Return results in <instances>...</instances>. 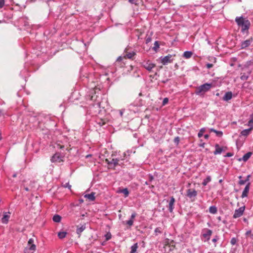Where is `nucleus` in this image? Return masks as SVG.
Here are the masks:
<instances>
[{"label": "nucleus", "instance_id": "obj_1", "mask_svg": "<svg viewBox=\"0 0 253 253\" xmlns=\"http://www.w3.org/2000/svg\"><path fill=\"white\" fill-rule=\"evenodd\" d=\"M235 22L239 27H241L242 33H248L251 25V23L248 19L243 16L236 17Z\"/></svg>", "mask_w": 253, "mask_h": 253}, {"label": "nucleus", "instance_id": "obj_2", "mask_svg": "<svg viewBox=\"0 0 253 253\" xmlns=\"http://www.w3.org/2000/svg\"><path fill=\"white\" fill-rule=\"evenodd\" d=\"M212 84L206 83L199 86L196 90V94H200L209 91L212 87Z\"/></svg>", "mask_w": 253, "mask_h": 253}, {"label": "nucleus", "instance_id": "obj_3", "mask_svg": "<svg viewBox=\"0 0 253 253\" xmlns=\"http://www.w3.org/2000/svg\"><path fill=\"white\" fill-rule=\"evenodd\" d=\"M141 64L142 66L149 72H151L156 66V65L149 60H144Z\"/></svg>", "mask_w": 253, "mask_h": 253}, {"label": "nucleus", "instance_id": "obj_4", "mask_svg": "<svg viewBox=\"0 0 253 253\" xmlns=\"http://www.w3.org/2000/svg\"><path fill=\"white\" fill-rule=\"evenodd\" d=\"M160 58L161 60V63L163 65H167L168 63H171L173 60V55L171 54H169L164 57L161 56Z\"/></svg>", "mask_w": 253, "mask_h": 253}, {"label": "nucleus", "instance_id": "obj_5", "mask_svg": "<svg viewBox=\"0 0 253 253\" xmlns=\"http://www.w3.org/2000/svg\"><path fill=\"white\" fill-rule=\"evenodd\" d=\"M202 233L203 237L206 239L207 241H209L210 239L212 233V231L211 229L204 228L203 229Z\"/></svg>", "mask_w": 253, "mask_h": 253}, {"label": "nucleus", "instance_id": "obj_6", "mask_svg": "<svg viewBox=\"0 0 253 253\" xmlns=\"http://www.w3.org/2000/svg\"><path fill=\"white\" fill-rule=\"evenodd\" d=\"M63 158L60 153H56L51 157V161L52 163H61L63 161Z\"/></svg>", "mask_w": 253, "mask_h": 253}, {"label": "nucleus", "instance_id": "obj_7", "mask_svg": "<svg viewBox=\"0 0 253 253\" xmlns=\"http://www.w3.org/2000/svg\"><path fill=\"white\" fill-rule=\"evenodd\" d=\"M245 210V206L241 207L239 208L238 209L236 210L235 211L233 217L234 218H237L238 217L241 216L243 215Z\"/></svg>", "mask_w": 253, "mask_h": 253}, {"label": "nucleus", "instance_id": "obj_8", "mask_svg": "<svg viewBox=\"0 0 253 253\" xmlns=\"http://www.w3.org/2000/svg\"><path fill=\"white\" fill-rule=\"evenodd\" d=\"M253 42V39L250 38V39L245 40L241 43V49H245L246 47L249 46Z\"/></svg>", "mask_w": 253, "mask_h": 253}, {"label": "nucleus", "instance_id": "obj_9", "mask_svg": "<svg viewBox=\"0 0 253 253\" xmlns=\"http://www.w3.org/2000/svg\"><path fill=\"white\" fill-rule=\"evenodd\" d=\"M10 212H3L2 216L1 218V222L3 224H7L10 218Z\"/></svg>", "mask_w": 253, "mask_h": 253}, {"label": "nucleus", "instance_id": "obj_10", "mask_svg": "<svg viewBox=\"0 0 253 253\" xmlns=\"http://www.w3.org/2000/svg\"><path fill=\"white\" fill-rule=\"evenodd\" d=\"M121 160H123V159H121V158L112 159V160L110 161V168L114 169L117 166L119 165V162Z\"/></svg>", "mask_w": 253, "mask_h": 253}, {"label": "nucleus", "instance_id": "obj_11", "mask_svg": "<svg viewBox=\"0 0 253 253\" xmlns=\"http://www.w3.org/2000/svg\"><path fill=\"white\" fill-rule=\"evenodd\" d=\"M197 195V192L195 189H189L187 190L186 196L189 198H195Z\"/></svg>", "mask_w": 253, "mask_h": 253}, {"label": "nucleus", "instance_id": "obj_12", "mask_svg": "<svg viewBox=\"0 0 253 253\" xmlns=\"http://www.w3.org/2000/svg\"><path fill=\"white\" fill-rule=\"evenodd\" d=\"M175 199L173 197H171L170 198V201L169 203V205L168 206V208L169 211L170 212H172L173 210L174 209V204L175 203Z\"/></svg>", "mask_w": 253, "mask_h": 253}, {"label": "nucleus", "instance_id": "obj_13", "mask_svg": "<svg viewBox=\"0 0 253 253\" xmlns=\"http://www.w3.org/2000/svg\"><path fill=\"white\" fill-rule=\"evenodd\" d=\"M251 183L248 182L242 192V194L241 195V197L242 198L247 197L248 196V193L249 192L250 190V187Z\"/></svg>", "mask_w": 253, "mask_h": 253}, {"label": "nucleus", "instance_id": "obj_14", "mask_svg": "<svg viewBox=\"0 0 253 253\" xmlns=\"http://www.w3.org/2000/svg\"><path fill=\"white\" fill-rule=\"evenodd\" d=\"M215 150L213 152V154L216 155L217 154H220L222 151H225L226 149V147H220L218 144L215 145Z\"/></svg>", "mask_w": 253, "mask_h": 253}, {"label": "nucleus", "instance_id": "obj_15", "mask_svg": "<svg viewBox=\"0 0 253 253\" xmlns=\"http://www.w3.org/2000/svg\"><path fill=\"white\" fill-rule=\"evenodd\" d=\"M32 250V239H30L28 241L27 247L24 250L25 253H31Z\"/></svg>", "mask_w": 253, "mask_h": 253}, {"label": "nucleus", "instance_id": "obj_16", "mask_svg": "<svg viewBox=\"0 0 253 253\" xmlns=\"http://www.w3.org/2000/svg\"><path fill=\"white\" fill-rule=\"evenodd\" d=\"M232 98V93L231 91H228L225 93L224 94L223 99L224 101H227Z\"/></svg>", "mask_w": 253, "mask_h": 253}, {"label": "nucleus", "instance_id": "obj_17", "mask_svg": "<svg viewBox=\"0 0 253 253\" xmlns=\"http://www.w3.org/2000/svg\"><path fill=\"white\" fill-rule=\"evenodd\" d=\"M253 129V127H250V128L248 129H245L241 131V134L243 136H247L250 134V133L251 132V130Z\"/></svg>", "mask_w": 253, "mask_h": 253}, {"label": "nucleus", "instance_id": "obj_18", "mask_svg": "<svg viewBox=\"0 0 253 253\" xmlns=\"http://www.w3.org/2000/svg\"><path fill=\"white\" fill-rule=\"evenodd\" d=\"M42 118V116L39 115L38 117H35V118L33 119V123H34V126H39L40 123V120Z\"/></svg>", "mask_w": 253, "mask_h": 253}, {"label": "nucleus", "instance_id": "obj_19", "mask_svg": "<svg viewBox=\"0 0 253 253\" xmlns=\"http://www.w3.org/2000/svg\"><path fill=\"white\" fill-rule=\"evenodd\" d=\"M95 194L93 192H92L90 194H85L84 195V197L86 198H87L88 199H89L90 201H93L95 200V196H94Z\"/></svg>", "mask_w": 253, "mask_h": 253}, {"label": "nucleus", "instance_id": "obj_20", "mask_svg": "<svg viewBox=\"0 0 253 253\" xmlns=\"http://www.w3.org/2000/svg\"><path fill=\"white\" fill-rule=\"evenodd\" d=\"M138 248V244L135 243L130 247V253H137V250Z\"/></svg>", "mask_w": 253, "mask_h": 253}, {"label": "nucleus", "instance_id": "obj_21", "mask_svg": "<svg viewBox=\"0 0 253 253\" xmlns=\"http://www.w3.org/2000/svg\"><path fill=\"white\" fill-rule=\"evenodd\" d=\"M252 152H248L246 154H245L243 157H242V160L244 161V162H246L248 160V159L251 157V156H252Z\"/></svg>", "mask_w": 253, "mask_h": 253}, {"label": "nucleus", "instance_id": "obj_22", "mask_svg": "<svg viewBox=\"0 0 253 253\" xmlns=\"http://www.w3.org/2000/svg\"><path fill=\"white\" fill-rule=\"evenodd\" d=\"M210 131V132H213L215 133L216 135L218 137H221L223 135V132L221 131L216 130L214 128H211Z\"/></svg>", "mask_w": 253, "mask_h": 253}, {"label": "nucleus", "instance_id": "obj_23", "mask_svg": "<svg viewBox=\"0 0 253 253\" xmlns=\"http://www.w3.org/2000/svg\"><path fill=\"white\" fill-rule=\"evenodd\" d=\"M192 52L190 51H186L183 53V57L186 59L190 58L192 55Z\"/></svg>", "mask_w": 253, "mask_h": 253}, {"label": "nucleus", "instance_id": "obj_24", "mask_svg": "<svg viewBox=\"0 0 253 253\" xmlns=\"http://www.w3.org/2000/svg\"><path fill=\"white\" fill-rule=\"evenodd\" d=\"M209 211L212 214H215L217 211V208L214 206H211L209 208Z\"/></svg>", "mask_w": 253, "mask_h": 253}, {"label": "nucleus", "instance_id": "obj_25", "mask_svg": "<svg viewBox=\"0 0 253 253\" xmlns=\"http://www.w3.org/2000/svg\"><path fill=\"white\" fill-rule=\"evenodd\" d=\"M52 219L55 222H60L61 219V217L58 214H55L53 216Z\"/></svg>", "mask_w": 253, "mask_h": 253}, {"label": "nucleus", "instance_id": "obj_26", "mask_svg": "<svg viewBox=\"0 0 253 253\" xmlns=\"http://www.w3.org/2000/svg\"><path fill=\"white\" fill-rule=\"evenodd\" d=\"M119 192L123 193L125 197H127L129 195V191L126 188L120 190Z\"/></svg>", "mask_w": 253, "mask_h": 253}, {"label": "nucleus", "instance_id": "obj_27", "mask_svg": "<svg viewBox=\"0 0 253 253\" xmlns=\"http://www.w3.org/2000/svg\"><path fill=\"white\" fill-rule=\"evenodd\" d=\"M247 125L253 128V113L250 116V120L248 123Z\"/></svg>", "mask_w": 253, "mask_h": 253}, {"label": "nucleus", "instance_id": "obj_28", "mask_svg": "<svg viewBox=\"0 0 253 253\" xmlns=\"http://www.w3.org/2000/svg\"><path fill=\"white\" fill-rule=\"evenodd\" d=\"M211 177L210 176H208L203 181L202 184L206 186L207 184L211 181Z\"/></svg>", "mask_w": 253, "mask_h": 253}, {"label": "nucleus", "instance_id": "obj_29", "mask_svg": "<svg viewBox=\"0 0 253 253\" xmlns=\"http://www.w3.org/2000/svg\"><path fill=\"white\" fill-rule=\"evenodd\" d=\"M66 235H67V232H65V231L59 232L58 233V236L59 238L61 239L64 238L66 237Z\"/></svg>", "mask_w": 253, "mask_h": 253}, {"label": "nucleus", "instance_id": "obj_30", "mask_svg": "<svg viewBox=\"0 0 253 253\" xmlns=\"http://www.w3.org/2000/svg\"><path fill=\"white\" fill-rule=\"evenodd\" d=\"M162 228L160 227H157L154 230L155 235L157 236L159 234L162 233Z\"/></svg>", "mask_w": 253, "mask_h": 253}, {"label": "nucleus", "instance_id": "obj_31", "mask_svg": "<svg viewBox=\"0 0 253 253\" xmlns=\"http://www.w3.org/2000/svg\"><path fill=\"white\" fill-rule=\"evenodd\" d=\"M85 226L82 225L80 227H78L77 229L76 232L78 234H81V233L85 229Z\"/></svg>", "mask_w": 253, "mask_h": 253}, {"label": "nucleus", "instance_id": "obj_32", "mask_svg": "<svg viewBox=\"0 0 253 253\" xmlns=\"http://www.w3.org/2000/svg\"><path fill=\"white\" fill-rule=\"evenodd\" d=\"M238 178L239 179V181L238 184L240 185H244L245 183H246L247 182L248 183V182L246 180V179H245V180H242V176H239L238 177Z\"/></svg>", "mask_w": 253, "mask_h": 253}, {"label": "nucleus", "instance_id": "obj_33", "mask_svg": "<svg viewBox=\"0 0 253 253\" xmlns=\"http://www.w3.org/2000/svg\"><path fill=\"white\" fill-rule=\"evenodd\" d=\"M135 54V52L133 51L129 52L126 54V56L129 59H131Z\"/></svg>", "mask_w": 253, "mask_h": 253}, {"label": "nucleus", "instance_id": "obj_34", "mask_svg": "<svg viewBox=\"0 0 253 253\" xmlns=\"http://www.w3.org/2000/svg\"><path fill=\"white\" fill-rule=\"evenodd\" d=\"M160 47V45L158 41H155L154 42V46L153 47V49L155 51H157Z\"/></svg>", "mask_w": 253, "mask_h": 253}, {"label": "nucleus", "instance_id": "obj_35", "mask_svg": "<svg viewBox=\"0 0 253 253\" xmlns=\"http://www.w3.org/2000/svg\"><path fill=\"white\" fill-rule=\"evenodd\" d=\"M96 123L98 125H99V126H103L105 124V122L104 121H103L102 119H98L96 120Z\"/></svg>", "mask_w": 253, "mask_h": 253}, {"label": "nucleus", "instance_id": "obj_36", "mask_svg": "<svg viewBox=\"0 0 253 253\" xmlns=\"http://www.w3.org/2000/svg\"><path fill=\"white\" fill-rule=\"evenodd\" d=\"M205 130L206 129L205 128H201V129L200 130L199 132L198 133V136L199 138H201L203 135V133L205 131Z\"/></svg>", "mask_w": 253, "mask_h": 253}, {"label": "nucleus", "instance_id": "obj_37", "mask_svg": "<svg viewBox=\"0 0 253 253\" xmlns=\"http://www.w3.org/2000/svg\"><path fill=\"white\" fill-rule=\"evenodd\" d=\"M249 77V75H247L245 73H244L243 75H241L240 78L242 81H246L248 79Z\"/></svg>", "mask_w": 253, "mask_h": 253}, {"label": "nucleus", "instance_id": "obj_38", "mask_svg": "<svg viewBox=\"0 0 253 253\" xmlns=\"http://www.w3.org/2000/svg\"><path fill=\"white\" fill-rule=\"evenodd\" d=\"M105 237L106 238V240L108 241L111 238V234L110 233H107L106 234H105Z\"/></svg>", "mask_w": 253, "mask_h": 253}, {"label": "nucleus", "instance_id": "obj_39", "mask_svg": "<svg viewBox=\"0 0 253 253\" xmlns=\"http://www.w3.org/2000/svg\"><path fill=\"white\" fill-rule=\"evenodd\" d=\"M230 243H231V245H235L236 244V243H237V239H236V238H235L234 237L232 238L231 239Z\"/></svg>", "mask_w": 253, "mask_h": 253}, {"label": "nucleus", "instance_id": "obj_40", "mask_svg": "<svg viewBox=\"0 0 253 253\" xmlns=\"http://www.w3.org/2000/svg\"><path fill=\"white\" fill-rule=\"evenodd\" d=\"M126 224L128 225L129 226H131L133 224V220L132 219H129L128 220L126 221Z\"/></svg>", "mask_w": 253, "mask_h": 253}, {"label": "nucleus", "instance_id": "obj_41", "mask_svg": "<svg viewBox=\"0 0 253 253\" xmlns=\"http://www.w3.org/2000/svg\"><path fill=\"white\" fill-rule=\"evenodd\" d=\"M179 137L178 136H177L176 137L174 138V142L176 144V145H178L179 142Z\"/></svg>", "mask_w": 253, "mask_h": 253}, {"label": "nucleus", "instance_id": "obj_42", "mask_svg": "<svg viewBox=\"0 0 253 253\" xmlns=\"http://www.w3.org/2000/svg\"><path fill=\"white\" fill-rule=\"evenodd\" d=\"M148 181L151 183L154 180V176L152 174H149L148 175Z\"/></svg>", "mask_w": 253, "mask_h": 253}, {"label": "nucleus", "instance_id": "obj_43", "mask_svg": "<svg viewBox=\"0 0 253 253\" xmlns=\"http://www.w3.org/2000/svg\"><path fill=\"white\" fill-rule=\"evenodd\" d=\"M168 101H169L168 98H167V97L165 98L163 101V105H165L167 103H168Z\"/></svg>", "mask_w": 253, "mask_h": 253}, {"label": "nucleus", "instance_id": "obj_44", "mask_svg": "<svg viewBox=\"0 0 253 253\" xmlns=\"http://www.w3.org/2000/svg\"><path fill=\"white\" fill-rule=\"evenodd\" d=\"M138 0H128L129 2L131 4H134L135 5L137 4Z\"/></svg>", "mask_w": 253, "mask_h": 253}, {"label": "nucleus", "instance_id": "obj_45", "mask_svg": "<svg viewBox=\"0 0 253 253\" xmlns=\"http://www.w3.org/2000/svg\"><path fill=\"white\" fill-rule=\"evenodd\" d=\"M136 215V213L135 212H134L131 214L130 219H132L133 220V219L135 217Z\"/></svg>", "mask_w": 253, "mask_h": 253}, {"label": "nucleus", "instance_id": "obj_46", "mask_svg": "<svg viewBox=\"0 0 253 253\" xmlns=\"http://www.w3.org/2000/svg\"><path fill=\"white\" fill-rule=\"evenodd\" d=\"M213 66V65L211 63H208L206 64V67L208 69H210Z\"/></svg>", "mask_w": 253, "mask_h": 253}, {"label": "nucleus", "instance_id": "obj_47", "mask_svg": "<svg viewBox=\"0 0 253 253\" xmlns=\"http://www.w3.org/2000/svg\"><path fill=\"white\" fill-rule=\"evenodd\" d=\"M4 4V0H0V8H2Z\"/></svg>", "mask_w": 253, "mask_h": 253}, {"label": "nucleus", "instance_id": "obj_48", "mask_svg": "<svg viewBox=\"0 0 253 253\" xmlns=\"http://www.w3.org/2000/svg\"><path fill=\"white\" fill-rule=\"evenodd\" d=\"M232 156H233V154L232 153H227L225 156L227 157H230Z\"/></svg>", "mask_w": 253, "mask_h": 253}, {"label": "nucleus", "instance_id": "obj_49", "mask_svg": "<svg viewBox=\"0 0 253 253\" xmlns=\"http://www.w3.org/2000/svg\"><path fill=\"white\" fill-rule=\"evenodd\" d=\"M218 239V237L217 236H216L215 238H214L213 239H212V241L213 242V243H215L217 242V240Z\"/></svg>", "mask_w": 253, "mask_h": 253}, {"label": "nucleus", "instance_id": "obj_50", "mask_svg": "<svg viewBox=\"0 0 253 253\" xmlns=\"http://www.w3.org/2000/svg\"><path fill=\"white\" fill-rule=\"evenodd\" d=\"M251 177V175H248L247 177L246 178V180L248 182H249V181L250 180V178Z\"/></svg>", "mask_w": 253, "mask_h": 253}, {"label": "nucleus", "instance_id": "obj_51", "mask_svg": "<svg viewBox=\"0 0 253 253\" xmlns=\"http://www.w3.org/2000/svg\"><path fill=\"white\" fill-rule=\"evenodd\" d=\"M105 162L110 166V161H109L108 159H105Z\"/></svg>", "mask_w": 253, "mask_h": 253}, {"label": "nucleus", "instance_id": "obj_52", "mask_svg": "<svg viewBox=\"0 0 253 253\" xmlns=\"http://www.w3.org/2000/svg\"><path fill=\"white\" fill-rule=\"evenodd\" d=\"M151 41V39L150 38H148L146 40V43H149Z\"/></svg>", "mask_w": 253, "mask_h": 253}, {"label": "nucleus", "instance_id": "obj_53", "mask_svg": "<svg viewBox=\"0 0 253 253\" xmlns=\"http://www.w3.org/2000/svg\"><path fill=\"white\" fill-rule=\"evenodd\" d=\"M64 187H68L69 189H70L71 187V186L68 183L66 184V185L64 186Z\"/></svg>", "mask_w": 253, "mask_h": 253}, {"label": "nucleus", "instance_id": "obj_54", "mask_svg": "<svg viewBox=\"0 0 253 253\" xmlns=\"http://www.w3.org/2000/svg\"><path fill=\"white\" fill-rule=\"evenodd\" d=\"M204 138L206 139H208L209 138V134H205L204 135Z\"/></svg>", "mask_w": 253, "mask_h": 253}, {"label": "nucleus", "instance_id": "obj_55", "mask_svg": "<svg viewBox=\"0 0 253 253\" xmlns=\"http://www.w3.org/2000/svg\"><path fill=\"white\" fill-rule=\"evenodd\" d=\"M36 249V247L35 245L33 244V251H35Z\"/></svg>", "mask_w": 253, "mask_h": 253}, {"label": "nucleus", "instance_id": "obj_56", "mask_svg": "<svg viewBox=\"0 0 253 253\" xmlns=\"http://www.w3.org/2000/svg\"><path fill=\"white\" fill-rule=\"evenodd\" d=\"M145 184V185H150V182H149V181H145V184Z\"/></svg>", "mask_w": 253, "mask_h": 253}, {"label": "nucleus", "instance_id": "obj_57", "mask_svg": "<svg viewBox=\"0 0 253 253\" xmlns=\"http://www.w3.org/2000/svg\"><path fill=\"white\" fill-rule=\"evenodd\" d=\"M126 152H124V153H123V157H124V158H123V160L125 159V158H126Z\"/></svg>", "mask_w": 253, "mask_h": 253}, {"label": "nucleus", "instance_id": "obj_58", "mask_svg": "<svg viewBox=\"0 0 253 253\" xmlns=\"http://www.w3.org/2000/svg\"><path fill=\"white\" fill-rule=\"evenodd\" d=\"M217 219H218V220H221V216H218V217H217Z\"/></svg>", "mask_w": 253, "mask_h": 253}, {"label": "nucleus", "instance_id": "obj_59", "mask_svg": "<svg viewBox=\"0 0 253 253\" xmlns=\"http://www.w3.org/2000/svg\"><path fill=\"white\" fill-rule=\"evenodd\" d=\"M154 187V185H149V188H151V189L153 188Z\"/></svg>", "mask_w": 253, "mask_h": 253}, {"label": "nucleus", "instance_id": "obj_60", "mask_svg": "<svg viewBox=\"0 0 253 253\" xmlns=\"http://www.w3.org/2000/svg\"><path fill=\"white\" fill-rule=\"evenodd\" d=\"M120 115H121V116H123V112H122V111H120Z\"/></svg>", "mask_w": 253, "mask_h": 253}, {"label": "nucleus", "instance_id": "obj_61", "mask_svg": "<svg viewBox=\"0 0 253 253\" xmlns=\"http://www.w3.org/2000/svg\"><path fill=\"white\" fill-rule=\"evenodd\" d=\"M204 144H205V143H203L202 144L200 145V146L203 147L204 146Z\"/></svg>", "mask_w": 253, "mask_h": 253}, {"label": "nucleus", "instance_id": "obj_62", "mask_svg": "<svg viewBox=\"0 0 253 253\" xmlns=\"http://www.w3.org/2000/svg\"><path fill=\"white\" fill-rule=\"evenodd\" d=\"M2 114V112L1 111H0V116Z\"/></svg>", "mask_w": 253, "mask_h": 253}, {"label": "nucleus", "instance_id": "obj_63", "mask_svg": "<svg viewBox=\"0 0 253 253\" xmlns=\"http://www.w3.org/2000/svg\"><path fill=\"white\" fill-rule=\"evenodd\" d=\"M222 182V180H221V179H220V180H219V182Z\"/></svg>", "mask_w": 253, "mask_h": 253}, {"label": "nucleus", "instance_id": "obj_64", "mask_svg": "<svg viewBox=\"0 0 253 253\" xmlns=\"http://www.w3.org/2000/svg\"><path fill=\"white\" fill-rule=\"evenodd\" d=\"M249 232H250V231H249L247 232V233H248V234H249Z\"/></svg>", "mask_w": 253, "mask_h": 253}]
</instances>
